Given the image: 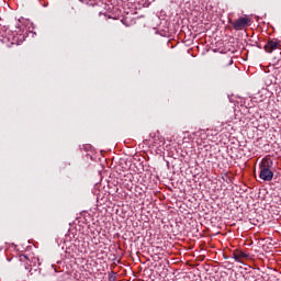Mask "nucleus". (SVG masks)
<instances>
[{"instance_id": "5", "label": "nucleus", "mask_w": 281, "mask_h": 281, "mask_svg": "<svg viewBox=\"0 0 281 281\" xmlns=\"http://www.w3.org/2000/svg\"><path fill=\"white\" fill-rule=\"evenodd\" d=\"M231 65H234V59L227 57V58L222 60L221 68L225 69V67H229Z\"/></svg>"}, {"instance_id": "4", "label": "nucleus", "mask_w": 281, "mask_h": 281, "mask_svg": "<svg viewBox=\"0 0 281 281\" xmlns=\"http://www.w3.org/2000/svg\"><path fill=\"white\" fill-rule=\"evenodd\" d=\"M233 258H234L235 262H243V260L249 258V254L244 252L240 249H236L233 251Z\"/></svg>"}, {"instance_id": "1", "label": "nucleus", "mask_w": 281, "mask_h": 281, "mask_svg": "<svg viewBox=\"0 0 281 281\" xmlns=\"http://www.w3.org/2000/svg\"><path fill=\"white\" fill-rule=\"evenodd\" d=\"M259 179L262 181L273 180V160L270 157H265L259 164Z\"/></svg>"}, {"instance_id": "2", "label": "nucleus", "mask_w": 281, "mask_h": 281, "mask_svg": "<svg viewBox=\"0 0 281 281\" xmlns=\"http://www.w3.org/2000/svg\"><path fill=\"white\" fill-rule=\"evenodd\" d=\"M263 49L267 54H273V52L281 49V41L276 37H270L265 44Z\"/></svg>"}, {"instance_id": "3", "label": "nucleus", "mask_w": 281, "mask_h": 281, "mask_svg": "<svg viewBox=\"0 0 281 281\" xmlns=\"http://www.w3.org/2000/svg\"><path fill=\"white\" fill-rule=\"evenodd\" d=\"M249 23H251V19L243 16L232 22V25L234 30L238 32L240 30H245V27H249Z\"/></svg>"}, {"instance_id": "6", "label": "nucleus", "mask_w": 281, "mask_h": 281, "mask_svg": "<svg viewBox=\"0 0 281 281\" xmlns=\"http://www.w3.org/2000/svg\"><path fill=\"white\" fill-rule=\"evenodd\" d=\"M21 262H25V260H29L27 255H20Z\"/></svg>"}]
</instances>
